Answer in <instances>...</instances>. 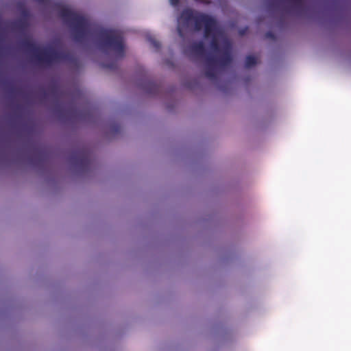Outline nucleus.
Here are the masks:
<instances>
[{"label":"nucleus","instance_id":"f257e3e1","mask_svg":"<svg viewBox=\"0 0 351 351\" xmlns=\"http://www.w3.org/2000/svg\"><path fill=\"white\" fill-rule=\"evenodd\" d=\"M59 15L71 28L75 42L82 43L93 31H95L99 38V48L103 53H108L109 51H112L117 59L124 57L123 38L120 31L103 27L95 29L87 17L66 7L60 9Z\"/></svg>","mask_w":351,"mask_h":351},{"label":"nucleus","instance_id":"f03ea898","mask_svg":"<svg viewBox=\"0 0 351 351\" xmlns=\"http://www.w3.org/2000/svg\"><path fill=\"white\" fill-rule=\"evenodd\" d=\"M177 30L180 37H184V31L193 24L195 31H200L204 27L205 38L213 36L210 48L215 52L220 51L218 40L214 36L216 29V21L210 16L193 10L190 8L184 9L178 19Z\"/></svg>","mask_w":351,"mask_h":351},{"label":"nucleus","instance_id":"7ed1b4c3","mask_svg":"<svg viewBox=\"0 0 351 351\" xmlns=\"http://www.w3.org/2000/svg\"><path fill=\"white\" fill-rule=\"evenodd\" d=\"M21 45L27 52L32 55L35 60L40 64L49 66L53 63L69 58L68 53L60 52L51 47L40 49L34 43L29 40H23Z\"/></svg>","mask_w":351,"mask_h":351},{"label":"nucleus","instance_id":"20e7f679","mask_svg":"<svg viewBox=\"0 0 351 351\" xmlns=\"http://www.w3.org/2000/svg\"><path fill=\"white\" fill-rule=\"evenodd\" d=\"M231 43L226 39L223 41L221 54L218 58L211 54L206 56V69L205 75L206 77L211 80H215L217 75V66H225L231 63Z\"/></svg>","mask_w":351,"mask_h":351},{"label":"nucleus","instance_id":"39448f33","mask_svg":"<svg viewBox=\"0 0 351 351\" xmlns=\"http://www.w3.org/2000/svg\"><path fill=\"white\" fill-rule=\"evenodd\" d=\"M71 160L82 167H89L91 162L90 154L84 149L75 151L71 156Z\"/></svg>","mask_w":351,"mask_h":351},{"label":"nucleus","instance_id":"423d86ee","mask_svg":"<svg viewBox=\"0 0 351 351\" xmlns=\"http://www.w3.org/2000/svg\"><path fill=\"white\" fill-rule=\"evenodd\" d=\"M191 51L197 56H204L206 53L204 44L202 41L193 43L191 45Z\"/></svg>","mask_w":351,"mask_h":351},{"label":"nucleus","instance_id":"0eeeda50","mask_svg":"<svg viewBox=\"0 0 351 351\" xmlns=\"http://www.w3.org/2000/svg\"><path fill=\"white\" fill-rule=\"evenodd\" d=\"M160 86L153 82H149L147 84L146 91L150 94H156L160 91Z\"/></svg>","mask_w":351,"mask_h":351},{"label":"nucleus","instance_id":"6e6552de","mask_svg":"<svg viewBox=\"0 0 351 351\" xmlns=\"http://www.w3.org/2000/svg\"><path fill=\"white\" fill-rule=\"evenodd\" d=\"M256 64V58L253 56H247L245 58V65L247 68H250Z\"/></svg>","mask_w":351,"mask_h":351},{"label":"nucleus","instance_id":"1a4fd4ad","mask_svg":"<svg viewBox=\"0 0 351 351\" xmlns=\"http://www.w3.org/2000/svg\"><path fill=\"white\" fill-rule=\"evenodd\" d=\"M147 40L150 43L152 47L156 50L158 51L160 48V43L156 39H155L152 36H147Z\"/></svg>","mask_w":351,"mask_h":351},{"label":"nucleus","instance_id":"9d476101","mask_svg":"<svg viewBox=\"0 0 351 351\" xmlns=\"http://www.w3.org/2000/svg\"><path fill=\"white\" fill-rule=\"evenodd\" d=\"M102 66L106 69L114 70L117 68V60H112L110 62H104Z\"/></svg>","mask_w":351,"mask_h":351},{"label":"nucleus","instance_id":"9b49d317","mask_svg":"<svg viewBox=\"0 0 351 351\" xmlns=\"http://www.w3.org/2000/svg\"><path fill=\"white\" fill-rule=\"evenodd\" d=\"M265 37L267 38H270V39H272V40H274L276 38L275 34L273 32H267L265 34Z\"/></svg>","mask_w":351,"mask_h":351},{"label":"nucleus","instance_id":"f8f14e48","mask_svg":"<svg viewBox=\"0 0 351 351\" xmlns=\"http://www.w3.org/2000/svg\"><path fill=\"white\" fill-rule=\"evenodd\" d=\"M169 1L173 6H178L180 3V0H169Z\"/></svg>","mask_w":351,"mask_h":351},{"label":"nucleus","instance_id":"ddd939ff","mask_svg":"<svg viewBox=\"0 0 351 351\" xmlns=\"http://www.w3.org/2000/svg\"><path fill=\"white\" fill-rule=\"evenodd\" d=\"M292 2H293L295 5V6L298 7L301 5V0H291Z\"/></svg>","mask_w":351,"mask_h":351},{"label":"nucleus","instance_id":"4468645a","mask_svg":"<svg viewBox=\"0 0 351 351\" xmlns=\"http://www.w3.org/2000/svg\"><path fill=\"white\" fill-rule=\"evenodd\" d=\"M36 1H37L38 3H47L49 0H35Z\"/></svg>","mask_w":351,"mask_h":351},{"label":"nucleus","instance_id":"2eb2a0df","mask_svg":"<svg viewBox=\"0 0 351 351\" xmlns=\"http://www.w3.org/2000/svg\"><path fill=\"white\" fill-rule=\"evenodd\" d=\"M239 33H240L241 35H244L245 30L244 29L240 30Z\"/></svg>","mask_w":351,"mask_h":351},{"label":"nucleus","instance_id":"dca6fc26","mask_svg":"<svg viewBox=\"0 0 351 351\" xmlns=\"http://www.w3.org/2000/svg\"><path fill=\"white\" fill-rule=\"evenodd\" d=\"M19 23L21 25H23V23H24V22H23V21H20Z\"/></svg>","mask_w":351,"mask_h":351},{"label":"nucleus","instance_id":"f3484780","mask_svg":"<svg viewBox=\"0 0 351 351\" xmlns=\"http://www.w3.org/2000/svg\"><path fill=\"white\" fill-rule=\"evenodd\" d=\"M23 14H24V15H27V12L26 11H24V12H23Z\"/></svg>","mask_w":351,"mask_h":351}]
</instances>
